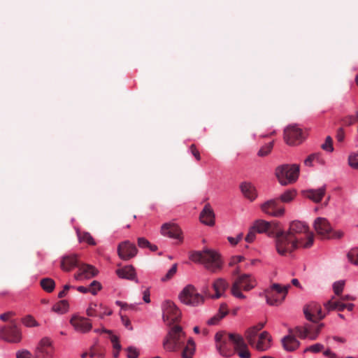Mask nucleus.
Wrapping results in <instances>:
<instances>
[{"instance_id":"obj_1","label":"nucleus","mask_w":358,"mask_h":358,"mask_svg":"<svg viewBox=\"0 0 358 358\" xmlns=\"http://www.w3.org/2000/svg\"><path fill=\"white\" fill-rule=\"evenodd\" d=\"M215 341L217 350L223 357H230L236 352L241 358H250L248 345L239 334L220 331L215 334Z\"/></svg>"},{"instance_id":"obj_2","label":"nucleus","mask_w":358,"mask_h":358,"mask_svg":"<svg viewBox=\"0 0 358 358\" xmlns=\"http://www.w3.org/2000/svg\"><path fill=\"white\" fill-rule=\"evenodd\" d=\"M189 338H187L186 334L182 330V327L175 324L170 328L167 335L164 339V349L169 352H177L181 349L183 350Z\"/></svg>"},{"instance_id":"obj_3","label":"nucleus","mask_w":358,"mask_h":358,"mask_svg":"<svg viewBox=\"0 0 358 358\" xmlns=\"http://www.w3.org/2000/svg\"><path fill=\"white\" fill-rule=\"evenodd\" d=\"M190 259L194 262L201 263L207 270L213 273H216L222 267V261L220 254L210 249L193 252L190 256Z\"/></svg>"},{"instance_id":"obj_4","label":"nucleus","mask_w":358,"mask_h":358,"mask_svg":"<svg viewBox=\"0 0 358 358\" xmlns=\"http://www.w3.org/2000/svg\"><path fill=\"white\" fill-rule=\"evenodd\" d=\"M287 232L303 248H310L314 242V234L309 231L308 226L300 221L291 222Z\"/></svg>"},{"instance_id":"obj_5","label":"nucleus","mask_w":358,"mask_h":358,"mask_svg":"<svg viewBox=\"0 0 358 358\" xmlns=\"http://www.w3.org/2000/svg\"><path fill=\"white\" fill-rule=\"evenodd\" d=\"M257 285L256 279L251 274L243 273L237 276L231 285V294L239 299H245L246 296L242 293L241 290L248 292Z\"/></svg>"},{"instance_id":"obj_6","label":"nucleus","mask_w":358,"mask_h":358,"mask_svg":"<svg viewBox=\"0 0 358 358\" xmlns=\"http://www.w3.org/2000/svg\"><path fill=\"white\" fill-rule=\"evenodd\" d=\"M275 235L276 250L281 255H286L296 248H301L296 240L287 231H282L278 229Z\"/></svg>"},{"instance_id":"obj_7","label":"nucleus","mask_w":358,"mask_h":358,"mask_svg":"<svg viewBox=\"0 0 358 358\" xmlns=\"http://www.w3.org/2000/svg\"><path fill=\"white\" fill-rule=\"evenodd\" d=\"M299 174V166L297 164H283L275 169V176L279 182L287 185L294 182Z\"/></svg>"},{"instance_id":"obj_8","label":"nucleus","mask_w":358,"mask_h":358,"mask_svg":"<svg viewBox=\"0 0 358 358\" xmlns=\"http://www.w3.org/2000/svg\"><path fill=\"white\" fill-rule=\"evenodd\" d=\"M290 285L282 287L280 284L273 283L264 291L266 303L270 306H279L285 299Z\"/></svg>"},{"instance_id":"obj_9","label":"nucleus","mask_w":358,"mask_h":358,"mask_svg":"<svg viewBox=\"0 0 358 358\" xmlns=\"http://www.w3.org/2000/svg\"><path fill=\"white\" fill-rule=\"evenodd\" d=\"M180 301L186 305L197 306L204 301V298L199 294L193 285L185 287L179 295Z\"/></svg>"},{"instance_id":"obj_10","label":"nucleus","mask_w":358,"mask_h":358,"mask_svg":"<svg viewBox=\"0 0 358 358\" xmlns=\"http://www.w3.org/2000/svg\"><path fill=\"white\" fill-rule=\"evenodd\" d=\"M162 317L168 326H171L180 321L181 313L176 306L170 301H166L162 304Z\"/></svg>"},{"instance_id":"obj_11","label":"nucleus","mask_w":358,"mask_h":358,"mask_svg":"<svg viewBox=\"0 0 358 358\" xmlns=\"http://www.w3.org/2000/svg\"><path fill=\"white\" fill-rule=\"evenodd\" d=\"M0 338L10 343H18L21 341V333L14 320L10 321V325L0 329Z\"/></svg>"},{"instance_id":"obj_12","label":"nucleus","mask_w":358,"mask_h":358,"mask_svg":"<svg viewBox=\"0 0 358 358\" xmlns=\"http://www.w3.org/2000/svg\"><path fill=\"white\" fill-rule=\"evenodd\" d=\"M284 138L288 145H296L301 143L305 137L301 129L296 125H290L284 131Z\"/></svg>"},{"instance_id":"obj_13","label":"nucleus","mask_w":358,"mask_h":358,"mask_svg":"<svg viewBox=\"0 0 358 358\" xmlns=\"http://www.w3.org/2000/svg\"><path fill=\"white\" fill-rule=\"evenodd\" d=\"M55 352V348L52 341L48 338H43L35 351L36 358H52Z\"/></svg>"},{"instance_id":"obj_14","label":"nucleus","mask_w":358,"mask_h":358,"mask_svg":"<svg viewBox=\"0 0 358 358\" xmlns=\"http://www.w3.org/2000/svg\"><path fill=\"white\" fill-rule=\"evenodd\" d=\"M303 313L306 318L313 322H317L325 317V314L322 313L320 305L315 302L306 306Z\"/></svg>"},{"instance_id":"obj_15","label":"nucleus","mask_w":358,"mask_h":358,"mask_svg":"<svg viewBox=\"0 0 358 358\" xmlns=\"http://www.w3.org/2000/svg\"><path fill=\"white\" fill-rule=\"evenodd\" d=\"M320 330L317 326L312 324H306L303 327H296L294 330V334L298 336L301 339L308 338L309 339L314 341L318 337Z\"/></svg>"},{"instance_id":"obj_16","label":"nucleus","mask_w":358,"mask_h":358,"mask_svg":"<svg viewBox=\"0 0 358 358\" xmlns=\"http://www.w3.org/2000/svg\"><path fill=\"white\" fill-rule=\"evenodd\" d=\"M261 209L264 213L273 217H280L285 213L284 208L280 205L277 199L264 202L262 204Z\"/></svg>"},{"instance_id":"obj_17","label":"nucleus","mask_w":358,"mask_h":358,"mask_svg":"<svg viewBox=\"0 0 358 358\" xmlns=\"http://www.w3.org/2000/svg\"><path fill=\"white\" fill-rule=\"evenodd\" d=\"M138 252V250L134 243L129 241L120 243L117 247V253L120 259L129 260L134 257Z\"/></svg>"},{"instance_id":"obj_18","label":"nucleus","mask_w":358,"mask_h":358,"mask_svg":"<svg viewBox=\"0 0 358 358\" xmlns=\"http://www.w3.org/2000/svg\"><path fill=\"white\" fill-rule=\"evenodd\" d=\"M252 227L257 233H267L268 235L275 234L278 230V225L275 222H269L263 220L255 221Z\"/></svg>"},{"instance_id":"obj_19","label":"nucleus","mask_w":358,"mask_h":358,"mask_svg":"<svg viewBox=\"0 0 358 358\" xmlns=\"http://www.w3.org/2000/svg\"><path fill=\"white\" fill-rule=\"evenodd\" d=\"M71 324L75 330L80 333H87L92 329V325L90 320L86 317L74 315L70 320Z\"/></svg>"},{"instance_id":"obj_20","label":"nucleus","mask_w":358,"mask_h":358,"mask_svg":"<svg viewBox=\"0 0 358 358\" xmlns=\"http://www.w3.org/2000/svg\"><path fill=\"white\" fill-rule=\"evenodd\" d=\"M161 233L163 236L182 241V233L180 228L174 223H165L161 227Z\"/></svg>"},{"instance_id":"obj_21","label":"nucleus","mask_w":358,"mask_h":358,"mask_svg":"<svg viewBox=\"0 0 358 358\" xmlns=\"http://www.w3.org/2000/svg\"><path fill=\"white\" fill-rule=\"evenodd\" d=\"M313 227L318 235L325 238L331 231V224L324 217L316 218L313 223Z\"/></svg>"},{"instance_id":"obj_22","label":"nucleus","mask_w":358,"mask_h":358,"mask_svg":"<svg viewBox=\"0 0 358 358\" xmlns=\"http://www.w3.org/2000/svg\"><path fill=\"white\" fill-rule=\"evenodd\" d=\"M325 193L326 185H323L318 189H310L302 192L303 196L317 203H320L322 200Z\"/></svg>"},{"instance_id":"obj_23","label":"nucleus","mask_w":358,"mask_h":358,"mask_svg":"<svg viewBox=\"0 0 358 358\" xmlns=\"http://www.w3.org/2000/svg\"><path fill=\"white\" fill-rule=\"evenodd\" d=\"M78 268L79 273L74 275L77 280L92 278L97 273V270L89 264H80Z\"/></svg>"},{"instance_id":"obj_24","label":"nucleus","mask_w":358,"mask_h":358,"mask_svg":"<svg viewBox=\"0 0 358 358\" xmlns=\"http://www.w3.org/2000/svg\"><path fill=\"white\" fill-rule=\"evenodd\" d=\"M200 221L208 226H213L215 224V214L210 204H206L200 213Z\"/></svg>"},{"instance_id":"obj_25","label":"nucleus","mask_w":358,"mask_h":358,"mask_svg":"<svg viewBox=\"0 0 358 358\" xmlns=\"http://www.w3.org/2000/svg\"><path fill=\"white\" fill-rule=\"evenodd\" d=\"M80 264L76 255H66L61 260V268L64 271H70L75 267H79Z\"/></svg>"},{"instance_id":"obj_26","label":"nucleus","mask_w":358,"mask_h":358,"mask_svg":"<svg viewBox=\"0 0 358 358\" xmlns=\"http://www.w3.org/2000/svg\"><path fill=\"white\" fill-rule=\"evenodd\" d=\"M271 338L267 331H263L259 336L258 340L253 347L259 351H265L271 346Z\"/></svg>"},{"instance_id":"obj_27","label":"nucleus","mask_w":358,"mask_h":358,"mask_svg":"<svg viewBox=\"0 0 358 358\" xmlns=\"http://www.w3.org/2000/svg\"><path fill=\"white\" fill-rule=\"evenodd\" d=\"M116 273L120 278L135 280L138 282L135 268L131 265L125 266L116 270Z\"/></svg>"},{"instance_id":"obj_28","label":"nucleus","mask_w":358,"mask_h":358,"mask_svg":"<svg viewBox=\"0 0 358 358\" xmlns=\"http://www.w3.org/2000/svg\"><path fill=\"white\" fill-rule=\"evenodd\" d=\"M229 287L228 282L223 278H217L213 284V288L215 294L211 296L213 299H219L223 296L224 292Z\"/></svg>"},{"instance_id":"obj_29","label":"nucleus","mask_w":358,"mask_h":358,"mask_svg":"<svg viewBox=\"0 0 358 358\" xmlns=\"http://www.w3.org/2000/svg\"><path fill=\"white\" fill-rule=\"evenodd\" d=\"M283 348L287 351H294L299 346V341L294 335H288L282 340Z\"/></svg>"},{"instance_id":"obj_30","label":"nucleus","mask_w":358,"mask_h":358,"mask_svg":"<svg viewBox=\"0 0 358 358\" xmlns=\"http://www.w3.org/2000/svg\"><path fill=\"white\" fill-rule=\"evenodd\" d=\"M241 189L244 196L250 201H253L256 199L257 193L255 187L250 182H243L241 185Z\"/></svg>"},{"instance_id":"obj_31","label":"nucleus","mask_w":358,"mask_h":358,"mask_svg":"<svg viewBox=\"0 0 358 358\" xmlns=\"http://www.w3.org/2000/svg\"><path fill=\"white\" fill-rule=\"evenodd\" d=\"M325 309L329 312L331 310L343 311L345 309V303L341 300H336L334 297L324 303Z\"/></svg>"},{"instance_id":"obj_32","label":"nucleus","mask_w":358,"mask_h":358,"mask_svg":"<svg viewBox=\"0 0 358 358\" xmlns=\"http://www.w3.org/2000/svg\"><path fill=\"white\" fill-rule=\"evenodd\" d=\"M86 313L89 317H99L100 318H103L104 315H110L112 312L109 311L108 313L101 312L98 309V305L96 303H91L88 308L86 310Z\"/></svg>"},{"instance_id":"obj_33","label":"nucleus","mask_w":358,"mask_h":358,"mask_svg":"<svg viewBox=\"0 0 358 358\" xmlns=\"http://www.w3.org/2000/svg\"><path fill=\"white\" fill-rule=\"evenodd\" d=\"M102 332H105V333H107V334L111 335L110 341L113 343V357L117 358L119 356L120 351L122 348L121 345L120 344V342H119L118 337L115 335H112V331L110 330H107L106 329H103Z\"/></svg>"},{"instance_id":"obj_34","label":"nucleus","mask_w":358,"mask_h":358,"mask_svg":"<svg viewBox=\"0 0 358 358\" xmlns=\"http://www.w3.org/2000/svg\"><path fill=\"white\" fill-rule=\"evenodd\" d=\"M195 352V343L192 338H189L187 341V345L182 351V358H192Z\"/></svg>"},{"instance_id":"obj_35","label":"nucleus","mask_w":358,"mask_h":358,"mask_svg":"<svg viewBox=\"0 0 358 358\" xmlns=\"http://www.w3.org/2000/svg\"><path fill=\"white\" fill-rule=\"evenodd\" d=\"M78 238L80 242H85L90 245H95L96 242L89 232L77 231Z\"/></svg>"},{"instance_id":"obj_36","label":"nucleus","mask_w":358,"mask_h":358,"mask_svg":"<svg viewBox=\"0 0 358 358\" xmlns=\"http://www.w3.org/2000/svg\"><path fill=\"white\" fill-rule=\"evenodd\" d=\"M40 285L43 290L45 292L50 293L52 292L55 287V281L50 278H45L41 280Z\"/></svg>"},{"instance_id":"obj_37","label":"nucleus","mask_w":358,"mask_h":358,"mask_svg":"<svg viewBox=\"0 0 358 358\" xmlns=\"http://www.w3.org/2000/svg\"><path fill=\"white\" fill-rule=\"evenodd\" d=\"M258 333L257 327H253L248 329L245 332V338L251 346H254L256 341V336Z\"/></svg>"},{"instance_id":"obj_38","label":"nucleus","mask_w":358,"mask_h":358,"mask_svg":"<svg viewBox=\"0 0 358 358\" xmlns=\"http://www.w3.org/2000/svg\"><path fill=\"white\" fill-rule=\"evenodd\" d=\"M358 121V112L355 115H350L343 117L341 119V122L344 126H351Z\"/></svg>"},{"instance_id":"obj_39","label":"nucleus","mask_w":358,"mask_h":358,"mask_svg":"<svg viewBox=\"0 0 358 358\" xmlns=\"http://www.w3.org/2000/svg\"><path fill=\"white\" fill-rule=\"evenodd\" d=\"M52 310L58 313H64L68 309V303L65 300L60 301L52 306Z\"/></svg>"},{"instance_id":"obj_40","label":"nucleus","mask_w":358,"mask_h":358,"mask_svg":"<svg viewBox=\"0 0 358 358\" xmlns=\"http://www.w3.org/2000/svg\"><path fill=\"white\" fill-rule=\"evenodd\" d=\"M273 147V142H270L268 144L262 146L257 152V155L259 157H266L267 156L272 150Z\"/></svg>"},{"instance_id":"obj_41","label":"nucleus","mask_w":358,"mask_h":358,"mask_svg":"<svg viewBox=\"0 0 358 358\" xmlns=\"http://www.w3.org/2000/svg\"><path fill=\"white\" fill-rule=\"evenodd\" d=\"M320 152L313 153L308 156V157L304 160V164L306 166H313V162L315 161L320 162Z\"/></svg>"},{"instance_id":"obj_42","label":"nucleus","mask_w":358,"mask_h":358,"mask_svg":"<svg viewBox=\"0 0 358 358\" xmlns=\"http://www.w3.org/2000/svg\"><path fill=\"white\" fill-rule=\"evenodd\" d=\"M296 196L294 190H287L280 195V199L281 201L288 203L291 201Z\"/></svg>"},{"instance_id":"obj_43","label":"nucleus","mask_w":358,"mask_h":358,"mask_svg":"<svg viewBox=\"0 0 358 358\" xmlns=\"http://www.w3.org/2000/svg\"><path fill=\"white\" fill-rule=\"evenodd\" d=\"M347 257L348 259V261L355 264L358 265V250L357 249H352L350 250L348 255Z\"/></svg>"},{"instance_id":"obj_44","label":"nucleus","mask_w":358,"mask_h":358,"mask_svg":"<svg viewBox=\"0 0 358 358\" xmlns=\"http://www.w3.org/2000/svg\"><path fill=\"white\" fill-rule=\"evenodd\" d=\"M344 286L345 282L343 280L335 282L333 285V289L335 294L339 296L342 293Z\"/></svg>"},{"instance_id":"obj_45","label":"nucleus","mask_w":358,"mask_h":358,"mask_svg":"<svg viewBox=\"0 0 358 358\" xmlns=\"http://www.w3.org/2000/svg\"><path fill=\"white\" fill-rule=\"evenodd\" d=\"M324 349V345L321 343H315L309 347H307L303 352H311L313 353H317Z\"/></svg>"},{"instance_id":"obj_46","label":"nucleus","mask_w":358,"mask_h":358,"mask_svg":"<svg viewBox=\"0 0 358 358\" xmlns=\"http://www.w3.org/2000/svg\"><path fill=\"white\" fill-rule=\"evenodd\" d=\"M321 147L324 150L327 152H331L334 150L333 141L331 136H327L326 138L324 143H323Z\"/></svg>"},{"instance_id":"obj_47","label":"nucleus","mask_w":358,"mask_h":358,"mask_svg":"<svg viewBox=\"0 0 358 358\" xmlns=\"http://www.w3.org/2000/svg\"><path fill=\"white\" fill-rule=\"evenodd\" d=\"M344 232L341 230L334 231L331 229V233L328 234V236H327L326 238L341 239L344 236Z\"/></svg>"},{"instance_id":"obj_48","label":"nucleus","mask_w":358,"mask_h":358,"mask_svg":"<svg viewBox=\"0 0 358 358\" xmlns=\"http://www.w3.org/2000/svg\"><path fill=\"white\" fill-rule=\"evenodd\" d=\"M348 163L351 167L358 169V152L349 156Z\"/></svg>"},{"instance_id":"obj_49","label":"nucleus","mask_w":358,"mask_h":358,"mask_svg":"<svg viewBox=\"0 0 358 358\" xmlns=\"http://www.w3.org/2000/svg\"><path fill=\"white\" fill-rule=\"evenodd\" d=\"M126 351L127 352V356L128 358H138V357L139 352L136 348L130 346L126 349Z\"/></svg>"},{"instance_id":"obj_50","label":"nucleus","mask_w":358,"mask_h":358,"mask_svg":"<svg viewBox=\"0 0 358 358\" xmlns=\"http://www.w3.org/2000/svg\"><path fill=\"white\" fill-rule=\"evenodd\" d=\"M22 323L29 327H36L38 325L36 321L34 320V318L31 315H27L22 320Z\"/></svg>"},{"instance_id":"obj_51","label":"nucleus","mask_w":358,"mask_h":358,"mask_svg":"<svg viewBox=\"0 0 358 358\" xmlns=\"http://www.w3.org/2000/svg\"><path fill=\"white\" fill-rule=\"evenodd\" d=\"M88 287L90 292L95 295L101 289V285L98 281L94 280Z\"/></svg>"},{"instance_id":"obj_52","label":"nucleus","mask_w":358,"mask_h":358,"mask_svg":"<svg viewBox=\"0 0 358 358\" xmlns=\"http://www.w3.org/2000/svg\"><path fill=\"white\" fill-rule=\"evenodd\" d=\"M177 272V264H173L171 268L168 271L166 275L162 278L163 281L170 280Z\"/></svg>"},{"instance_id":"obj_53","label":"nucleus","mask_w":358,"mask_h":358,"mask_svg":"<svg viewBox=\"0 0 358 358\" xmlns=\"http://www.w3.org/2000/svg\"><path fill=\"white\" fill-rule=\"evenodd\" d=\"M257 233V231L252 226L245 237L246 242L252 243L255 240Z\"/></svg>"},{"instance_id":"obj_54","label":"nucleus","mask_w":358,"mask_h":358,"mask_svg":"<svg viewBox=\"0 0 358 358\" xmlns=\"http://www.w3.org/2000/svg\"><path fill=\"white\" fill-rule=\"evenodd\" d=\"M90 357L93 358L94 357H99L100 358H103L104 356L103 352H101L96 347L93 346L90 349Z\"/></svg>"},{"instance_id":"obj_55","label":"nucleus","mask_w":358,"mask_h":358,"mask_svg":"<svg viewBox=\"0 0 358 358\" xmlns=\"http://www.w3.org/2000/svg\"><path fill=\"white\" fill-rule=\"evenodd\" d=\"M244 259H245L244 257L241 256V255L234 256V257H232L231 258V259L229 261V265L230 266H234L236 264H237L238 263L241 262L242 261H243Z\"/></svg>"},{"instance_id":"obj_56","label":"nucleus","mask_w":358,"mask_h":358,"mask_svg":"<svg viewBox=\"0 0 358 358\" xmlns=\"http://www.w3.org/2000/svg\"><path fill=\"white\" fill-rule=\"evenodd\" d=\"M116 304L117 306H119L120 307H121V308L123 310H129V309L135 310L136 309L135 305H132V304L129 305L127 303H124L122 301H117Z\"/></svg>"},{"instance_id":"obj_57","label":"nucleus","mask_w":358,"mask_h":358,"mask_svg":"<svg viewBox=\"0 0 358 358\" xmlns=\"http://www.w3.org/2000/svg\"><path fill=\"white\" fill-rule=\"evenodd\" d=\"M336 138L337 141L340 143L343 142L345 139V131L343 127H340L336 131Z\"/></svg>"},{"instance_id":"obj_58","label":"nucleus","mask_w":358,"mask_h":358,"mask_svg":"<svg viewBox=\"0 0 358 358\" xmlns=\"http://www.w3.org/2000/svg\"><path fill=\"white\" fill-rule=\"evenodd\" d=\"M138 245L140 247V248H148V246L150 245V242L145 239V238H138Z\"/></svg>"},{"instance_id":"obj_59","label":"nucleus","mask_w":358,"mask_h":358,"mask_svg":"<svg viewBox=\"0 0 358 358\" xmlns=\"http://www.w3.org/2000/svg\"><path fill=\"white\" fill-rule=\"evenodd\" d=\"M190 151L192 154L194 156L196 160L199 161L201 159V156L199 150L196 149L194 144L191 145Z\"/></svg>"},{"instance_id":"obj_60","label":"nucleus","mask_w":358,"mask_h":358,"mask_svg":"<svg viewBox=\"0 0 358 358\" xmlns=\"http://www.w3.org/2000/svg\"><path fill=\"white\" fill-rule=\"evenodd\" d=\"M222 319V317L218 315V314H216L215 316H213V317H211L210 320H208V324L209 325H215L216 324H217V322L221 320Z\"/></svg>"},{"instance_id":"obj_61","label":"nucleus","mask_w":358,"mask_h":358,"mask_svg":"<svg viewBox=\"0 0 358 358\" xmlns=\"http://www.w3.org/2000/svg\"><path fill=\"white\" fill-rule=\"evenodd\" d=\"M15 315V313L12 311H8L3 314L0 315V320L2 321H8L11 317Z\"/></svg>"},{"instance_id":"obj_62","label":"nucleus","mask_w":358,"mask_h":358,"mask_svg":"<svg viewBox=\"0 0 358 358\" xmlns=\"http://www.w3.org/2000/svg\"><path fill=\"white\" fill-rule=\"evenodd\" d=\"M121 320L123 324L125 326L126 328L129 329V330H132V327L131 324V322L129 319L124 315H121Z\"/></svg>"},{"instance_id":"obj_63","label":"nucleus","mask_w":358,"mask_h":358,"mask_svg":"<svg viewBox=\"0 0 358 358\" xmlns=\"http://www.w3.org/2000/svg\"><path fill=\"white\" fill-rule=\"evenodd\" d=\"M243 238V234H239L236 238L229 237L228 240L232 245H236Z\"/></svg>"},{"instance_id":"obj_64","label":"nucleus","mask_w":358,"mask_h":358,"mask_svg":"<svg viewBox=\"0 0 358 358\" xmlns=\"http://www.w3.org/2000/svg\"><path fill=\"white\" fill-rule=\"evenodd\" d=\"M228 313V310L227 306L225 304H222L220 307L218 315H220L222 318Z\"/></svg>"}]
</instances>
